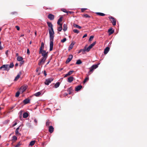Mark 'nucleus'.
<instances>
[{"label": "nucleus", "mask_w": 147, "mask_h": 147, "mask_svg": "<svg viewBox=\"0 0 147 147\" xmlns=\"http://www.w3.org/2000/svg\"><path fill=\"white\" fill-rule=\"evenodd\" d=\"M48 26L50 28L49 29L50 38V51L53 50V39L54 32L53 28V25L50 22H47Z\"/></svg>", "instance_id": "1"}, {"label": "nucleus", "mask_w": 147, "mask_h": 147, "mask_svg": "<svg viewBox=\"0 0 147 147\" xmlns=\"http://www.w3.org/2000/svg\"><path fill=\"white\" fill-rule=\"evenodd\" d=\"M100 64V63H99L97 64L93 65L91 67H90L89 68L90 70L88 72L87 75L88 76L91 74L93 72L94 70L97 68L98 67V65Z\"/></svg>", "instance_id": "2"}, {"label": "nucleus", "mask_w": 147, "mask_h": 147, "mask_svg": "<svg viewBox=\"0 0 147 147\" xmlns=\"http://www.w3.org/2000/svg\"><path fill=\"white\" fill-rule=\"evenodd\" d=\"M96 43V42H94L91 44L88 47L86 48V46L84 47L85 51L88 52L90 49L95 45Z\"/></svg>", "instance_id": "3"}, {"label": "nucleus", "mask_w": 147, "mask_h": 147, "mask_svg": "<svg viewBox=\"0 0 147 147\" xmlns=\"http://www.w3.org/2000/svg\"><path fill=\"white\" fill-rule=\"evenodd\" d=\"M40 54H41L42 56V57L47 58L48 57V52H47L45 50L39 51Z\"/></svg>", "instance_id": "4"}, {"label": "nucleus", "mask_w": 147, "mask_h": 147, "mask_svg": "<svg viewBox=\"0 0 147 147\" xmlns=\"http://www.w3.org/2000/svg\"><path fill=\"white\" fill-rule=\"evenodd\" d=\"M0 69L3 71H7L9 70V68L8 67L7 64L3 65L0 67Z\"/></svg>", "instance_id": "5"}, {"label": "nucleus", "mask_w": 147, "mask_h": 147, "mask_svg": "<svg viewBox=\"0 0 147 147\" xmlns=\"http://www.w3.org/2000/svg\"><path fill=\"white\" fill-rule=\"evenodd\" d=\"M109 18L110 19V20L112 22L113 25H115L116 24V20L112 16H109Z\"/></svg>", "instance_id": "6"}, {"label": "nucleus", "mask_w": 147, "mask_h": 147, "mask_svg": "<svg viewBox=\"0 0 147 147\" xmlns=\"http://www.w3.org/2000/svg\"><path fill=\"white\" fill-rule=\"evenodd\" d=\"M53 79L52 78H50L46 80L45 82V85H48L49 84L53 81Z\"/></svg>", "instance_id": "7"}, {"label": "nucleus", "mask_w": 147, "mask_h": 147, "mask_svg": "<svg viewBox=\"0 0 147 147\" xmlns=\"http://www.w3.org/2000/svg\"><path fill=\"white\" fill-rule=\"evenodd\" d=\"M27 86H22L19 89V91L22 93H23L26 90Z\"/></svg>", "instance_id": "8"}, {"label": "nucleus", "mask_w": 147, "mask_h": 147, "mask_svg": "<svg viewBox=\"0 0 147 147\" xmlns=\"http://www.w3.org/2000/svg\"><path fill=\"white\" fill-rule=\"evenodd\" d=\"M47 58H44V57H42L41 58V59L40 60V62H39V63H38V65H42V64H43L45 62V61L46 60V59Z\"/></svg>", "instance_id": "9"}, {"label": "nucleus", "mask_w": 147, "mask_h": 147, "mask_svg": "<svg viewBox=\"0 0 147 147\" xmlns=\"http://www.w3.org/2000/svg\"><path fill=\"white\" fill-rule=\"evenodd\" d=\"M73 57V56L72 55H69V57L67 59V60L66 61V63H68L72 59Z\"/></svg>", "instance_id": "10"}, {"label": "nucleus", "mask_w": 147, "mask_h": 147, "mask_svg": "<svg viewBox=\"0 0 147 147\" xmlns=\"http://www.w3.org/2000/svg\"><path fill=\"white\" fill-rule=\"evenodd\" d=\"M48 18L51 20H53L54 18V16L52 14H50L48 16Z\"/></svg>", "instance_id": "11"}, {"label": "nucleus", "mask_w": 147, "mask_h": 147, "mask_svg": "<svg viewBox=\"0 0 147 147\" xmlns=\"http://www.w3.org/2000/svg\"><path fill=\"white\" fill-rule=\"evenodd\" d=\"M49 131L51 133H52L54 131V128L52 126H50L49 127Z\"/></svg>", "instance_id": "12"}, {"label": "nucleus", "mask_w": 147, "mask_h": 147, "mask_svg": "<svg viewBox=\"0 0 147 147\" xmlns=\"http://www.w3.org/2000/svg\"><path fill=\"white\" fill-rule=\"evenodd\" d=\"M44 45L43 42H42L41 43V47L40 48L39 51H44L43 49H44Z\"/></svg>", "instance_id": "13"}, {"label": "nucleus", "mask_w": 147, "mask_h": 147, "mask_svg": "<svg viewBox=\"0 0 147 147\" xmlns=\"http://www.w3.org/2000/svg\"><path fill=\"white\" fill-rule=\"evenodd\" d=\"M82 86L81 85H79L77 86L75 89V90L76 91H78L82 88Z\"/></svg>", "instance_id": "14"}, {"label": "nucleus", "mask_w": 147, "mask_h": 147, "mask_svg": "<svg viewBox=\"0 0 147 147\" xmlns=\"http://www.w3.org/2000/svg\"><path fill=\"white\" fill-rule=\"evenodd\" d=\"M21 72H20L18 74V75L16 76L15 77L14 80L16 81L17 80L20 78L21 75Z\"/></svg>", "instance_id": "15"}, {"label": "nucleus", "mask_w": 147, "mask_h": 147, "mask_svg": "<svg viewBox=\"0 0 147 147\" xmlns=\"http://www.w3.org/2000/svg\"><path fill=\"white\" fill-rule=\"evenodd\" d=\"M30 100L28 98H26L23 101V103L25 104H27L30 102Z\"/></svg>", "instance_id": "16"}, {"label": "nucleus", "mask_w": 147, "mask_h": 147, "mask_svg": "<svg viewBox=\"0 0 147 147\" xmlns=\"http://www.w3.org/2000/svg\"><path fill=\"white\" fill-rule=\"evenodd\" d=\"M109 50V48L108 47H107L104 50V53L106 54L108 52Z\"/></svg>", "instance_id": "17"}, {"label": "nucleus", "mask_w": 147, "mask_h": 147, "mask_svg": "<svg viewBox=\"0 0 147 147\" xmlns=\"http://www.w3.org/2000/svg\"><path fill=\"white\" fill-rule=\"evenodd\" d=\"M74 72L73 71H70L67 74H65L64 76V77H66L67 76L71 74Z\"/></svg>", "instance_id": "18"}, {"label": "nucleus", "mask_w": 147, "mask_h": 147, "mask_svg": "<svg viewBox=\"0 0 147 147\" xmlns=\"http://www.w3.org/2000/svg\"><path fill=\"white\" fill-rule=\"evenodd\" d=\"M108 32H109V35H110L114 32V31L112 30V28H111L108 30Z\"/></svg>", "instance_id": "19"}, {"label": "nucleus", "mask_w": 147, "mask_h": 147, "mask_svg": "<svg viewBox=\"0 0 147 147\" xmlns=\"http://www.w3.org/2000/svg\"><path fill=\"white\" fill-rule=\"evenodd\" d=\"M74 79V78L72 76H71L68 78V82H72Z\"/></svg>", "instance_id": "20"}, {"label": "nucleus", "mask_w": 147, "mask_h": 147, "mask_svg": "<svg viewBox=\"0 0 147 147\" xmlns=\"http://www.w3.org/2000/svg\"><path fill=\"white\" fill-rule=\"evenodd\" d=\"M60 84V83L59 82H57L55 84L53 87H54L55 88H57L59 86Z\"/></svg>", "instance_id": "21"}, {"label": "nucleus", "mask_w": 147, "mask_h": 147, "mask_svg": "<svg viewBox=\"0 0 147 147\" xmlns=\"http://www.w3.org/2000/svg\"><path fill=\"white\" fill-rule=\"evenodd\" d=\"M59 26L58 27L57 30L58 31L60 32L61 31L62 27V24H60V25H59Z\"/></svg>", "instance_id": "22"}, {"label": "nucleus", "mask_w": 147, "mask_h": 147, "mask_svg": "<svg viewBox=\"0 0 147 147\" xmlns=\"http://www.w3.org/2000/svg\"><path fill=\"white\" fill-rule=\"evenodd\" d=\"M67 30V26L66 24H64L63 25V30L64 31H65Z\"/></svg>", "instance_id": "23"}, {"label": "nucleus", "mask_w": 147, "mask_h": 147, "mask_svg": "<svg viewBox=\"0 0 147 147\" xmlns=\"http://www.w3.org/2000/svg\"><path fill=\"white\" fill-rule=\"evenodd\" d=\"M74 43H73V42H72L70 45L69 46V48H68V50H71V49H72V48H73V46H74Z\"/></svg>", "instance_id": "24"}, {"label": "nucleus", "mask_w": 147, "mask_h": 147, "mask_svg": "<svg viewBox=\"0 0 147 147\" xmlns=\"http://www.w3.org/2000/svg\"><path fill=\"white\" fill-rule=\"evenodd\" d=\"M28 115V114L27 113H24L23 114V117L24 118H27Z\"/></svg>", "instance_id": "25"}, {"label": "nucleus", "mask_w": 147, "mask_h": 147, "mask_svg": "<svg viewBox=\"0 0 147 147\" xmlns=\"http://www.w3.org/2000/svg\"><path fill=\"white\" fill-rule=\"evenodd\" d=\"M85 49H84H84H81L78 52V53H80L81 52H82V53L83 54H84V53H85Z\"/></svg>", "instance_id": "26"}, {"label": "nucleus", "mask_w": 147, "mask_h": 147, "mask_svg": "<svg viewBox=\"0 0 147 147\" xmlns=\"http://www.w3.org/2000/svg\"><path fill=\"white\" fill-rule=\"evenodd\" d=\"M62 17H61L58 20L57 22V24H58V25H60V24H62L60 23V22H61L62 21Z\"/></svg>", "instance_id": "27"}, {"label": "nucleus", "mask_w": 147, "mask_h": 147, "mask_svg": "<svg viewBox=\"0 0 147 147\" xmlns=\"http://www.w3.org/2000/svg\"><path fill=\"white\" fill-rule=\"evenodd\" d=\"M67 91L68 93L69 94H71V92L72 91V89L71 88H68L67 90Z\"/></svg>", "instance_id": "28"}, {"label": "nucleus", "mask_w": 147, "mask_h": 147, "mask_svg": "<svg viewBox=\"0 0 147 147\" xmlns=\"http://www.w3.org/2000/svg\"><path fill=\"white\" fill-rule=\"evenodd\" d=\"M23 60V58L20 56H18L17 58V60L18 61H21Z\"/></svg>", "instance_id": "29"}, {"label": "nucleus", "mask_w": 147, "mask_h": 147, "mask_svg": "<svg viewBox=\"0 0 147 147\" xmlns=\"http://www.w3.org/2000/svg\"><path fill=\"white\" fill-rule=\"evenodd\" d=\"M8 65V67L9 68V69L10 68H12L13 67L14 65L13 63H11L9 65Z\"/></svg>", "instance_id": "30"}, {"label": "nucleus", "mask_w": 147, "mask_h": 147, "mask_svg": "<svg viewBox=\"0 0 147 147\" xmlns=\"http://www.w3.org/2000/svg\"><path fill=\"white\" fill-rule=\"evenodd\" d=\"M73 26L74 27H75L76 28H78L79 29H81L82 28V27L81 26H79V25L75 24H73Z\"/></svg>", "instance_id": "31"}, {"label": "nucleus", "mask_w": 147, "mask_h": 147, "mask_svg": "<svg viewBox=\"0 0 147 147\" xmlns=\"http://www.w3.org/2000/svg\"><path fill=\"white\" fill-rule=\"evenodd\" d=\"M82 63V62L80 59H78L77 60L76 64L77 65H80Z\"/></svg>", "instance_id": "32"}, {"label": "nucleus", "mask_w": 147, "mask_h": 147, "mask_svg": "<svg viewBox=\"0 0 147 147\" xmlns=\"http://www.w3.org/2000/svg\"><path fill=\"white\" fill-rule=\"evenodd\" d=\"M35 142V140L31 141L29 145L32 146L34 144Z\"/></svg>", "instance_id": "33"}, {"label": "nucleus", "mask_w": 147, "mask_h": 147, "mask_svg": "<svg viewBox=\"0 0 147 147\" xmlns=\"http://www.w3.org/2000/svg\"><path fill=\"white\" fill-rule=\"evenodd\" d=\"M96 13L97 15L101 16H104L105 15V14L104 13H102L97 12Z\"/></svg>", "instance_id": "34"}, {"label": "nucleus", "mask_w": 147, "mask_h": 147, "mask_svg": "<svg viewBox=\"0 0 147 147\" xmlns=\"http://www.w3.org/2000/svg\"><path fill=\"white\" fill-rule=\"evenodd\" d=\"M41 94V93L40 92H38L35 94H34V95L36 96H39Z\"/></svg>", "instance_id": "35"}, {"label": "nucleus", "mask_w": 147, "mask_h": 147, "mask_svg": "<svg viewBox=\"0 0 147 147\" xmlns=\"http://www.w3.org/2000/svg\"><path fill=\"white\" fill-rule=\"evenodd\" d=\"M20 91H18L16 94L15 96L16 97H18L19 96V95L20 94Z\"/></svg>", "instance_id": "36"}, {"label": "nucleus", "mask_w": 147, "mask_h": 147, "mask_svg": "<svg viewBox=\"0 0 147 147\" xmlns=\"http://www.w3.org/2000/svg\"><path fill=\"white\" fill-rule=\"evenodd\" d=\"M89 77H86L85 78V79L84 80V82H83L84 83H85L86 82L88 81L89 80Z\"/></svg>", "instance_id": "37"}, {"label": "nucleus", "mask_w": 147, "mask_h": 147, "mask_svg": "<svg viewBox=\"0 0 147 147\" xmlns=\"http://www.w3.org/2000/svg\"><path fill=\"white\" fill-rule=\"evenodd\" d=\"M12 139L13 140L16 141L17 139V137H16V136H13L12 137Z\"/></svg>", "instance_id": "38"}, {"label": "nucleus", "mask_w": 147, "mask_h": 147, "mask_svg": "<svg viewBox=\"0 0 147 147\" xmlns=\"http://www.w3.org/2000/svg\"><path fill=\"white\" fill-rule=\"evenodd\" d=\"M73 31L74 33H76L77 34H78L79 32V31L77 29H74Z\"/></svg>", "instance_id": "39"}, {"label": "nucleus", "mask_w": 147, "mask_h": 147, "mask_svg": "<svg viewBox=\"0 0 147 147\" xmlns=\"http://www.w3.org/2000/svg\"><path fill=\"white\" fill-rule=\"evenodd\" d=\"M15 133L17 136H18L20 135V133L17 130H16L15 131Z\"/></svg>", "instance_id": "40"}, {"label": "nucleus", "mask_w": 147, "mask_h": 147, "mask_svg": "<svg viewBox=\"0 0 147 147\" xmlns=\"http://www.w3.org/2000/svg\"><path fill=\"white\" fill-rule=\"evenodd\" d=\"M94 37V36H91L89 39V41H92V39Z\"/></svg>", "instance_id": "41"}, {"label": "nucleus", "mask_w": 147, "mask_h": 147, "mask_svg": "<svg viewBox=\"0 0 147 147\" xmlns=\"http://www.w3.org/2000/svg\"><path fill=\"white\" fill-rule=\"evenodd\" d=\"M21 143L20 142L15 146V147H19L20 145H21Z\"/></svg>", "instance_id": "42"}, {"label": "nucleus", "mask_w": 147, "mask_h": 147, "mask_svg": "<svg viewBox=\"0 0 147 147\" xmlns=\"http://www.w3.org/2000/svg\"><path fill=\"white\" fill-rule=\"evenodd\" d=\"M84 16L86 18H89L90 17V16L88 15L87 14H85L84 15Z\"/></svg>", "instance_id": "43"}, {"label": "nucleus", "mask_w": 147, "mask_h": 147, "mask_svg": "<svg viewBox=\"0 0 147 147\" xmlns=\"http://www.w3.org/2000/svg\"><path fill=\"white\" fill-rule=\"evenodd\" d=\"M66 40V38H64L61 40V42H64Z\"/></svg>", "instance_id": "44"}, {"label": "nucleus", "mask_w": 147, "mask_h": 147, "mask_svg": "<svg viewBox=\"0 0 147 147\" xmlns=\"http://www.w3.org/2000/svg\"><path fill=\"white\" fill-rule=\"evenodd\" d=\"M50 124V122L48 120L47 121L46 123V126H49Z\"/></svg>", "instance_id": "45"}, {"label": "nucleus", "mask_w": 147, "mask_h": 147, "mask_svg": "<svg viewBox=\"0 0 147 147\" xmlns=\"http://www.w3.org/2000/svg\"><path fill=\"white\" fill-rule=\"evenodd\" d=\"M62 11L64 12H65V13H67V12H67V10H66V9H61Z\"/></svg>", "instance_id": "46"}, {"label": "nucleus", "mask_w": 147, "mask_h": 147, "mask_svg": "<svg viewBox=\"0 0 147 147\" xmlns=\"http://www.w3.org/2000/svg\"><path fill=\"white\" fill-rule=\"evenodd\" d=\"M34 122L35 123L36 125H37V120L36 119H35L34 120Z\"/></svg>", "instance_id": "47"}, {"label": "nucleus", "mask_w": 147, "mask_h": 147, "mask_svg": "<svg viewBox=\"0 0 147 147\" xmlns=\"http://www.w3.org/2000/svg\"><path fill=\"white\" fill-rule=\"evenodd\" d=\"M1 42L0 41V50H1L3 49V48L1 46Z\"/></svg>", "instance_id": "48"}, {"label": "nucleus", "mask_w": 147, "mask_h": 147, "mask_svg": "<svg viewBox=\"0 0 147 147\" xmlns=\"http://www.w3.org/2000/svg\"><path fill=\"white\" fill-rule=\"evenodd\" d=\"M16 28L17 29V30H20V28L18 26H15Z\"/></svg>", "instance_id": "49"}, {"label": "nucleus", "mask_w": 147, "mask_h": 147, "mask_svg": "<svg viewBox=\"0 0 147 147\" xmlns=\"http://www.w3.org/2000/svg\"><path fill=\"white\" fill-rule=\"evenodd\" d=\"M27 53L28 55H29L30 54V51H29V49H27Z\"/></svg>", "instance_id": "50"}, {"label": "nucleus", "mask_w": 147, "mask_h": 147, "mask_svg": "<svg viewBox=\"0 0 147 147\" xmlns=\"http://www.w3.org/2000/svg\"><path fill=\"white\" fill-rule=\"evenodd\" d=\"M87 36V34H85L83 36V38H85Z\"/></svg>", "instance_id": "51"}, {"label": "nucleus", "mask_w": 147, "mask_h": 147, "mask_svg": "<svg viewBox=\"0 0 147 147\" xmlns=\"http://www.w3.org/2000/svg\"><path fill=\"white\" fill-rule=\"evenodd\" d=\"M86 8H82L81 9L82 11V12H83L84 10H86Z\"/></svg>", "instance_id": "52"}, {"label": "nucleus", "mask_w": 147, "mask_h": 147, "mask_svg": "<svg viewBox=\"0 0 147 147\" xmlns=\"http://www.w3.org/2000/svg\"><path fill=\"white\" fill-rule=\"evenodd\" d=\"M17 123H15L13 125V127H14V126H15V125H17Z\"/></svg>", "instance_id": "53"}, {"label": "nucleus", "mask_w": 147, "mask_h": 147, "mask_svg": "<svg viewBox=\"0 0 147 147\" xmlns=\"http://www.w3.org/2000/svg\"><path fill=\"white\" fill-rule=\"evenodd\" d=\"M24 62V61H21V62H20V64H22Z\"/></svg>", "instance_id": "54"}, {"label": "nucleus", "mask_w": 147, "mask_h": 147, "mask_svg": "<svg viewBox=\"0 0 147 147\" xmlns=\"http://www.w3.org/2000/svg\"><path fill=\"white\" fill-rule=\"evenodd\" d=\"M44 75H45L46 76V75H47V74L46 73V71H44Z\"/></svg>", "instance_id": "55"}, {"label": "nucleus", "mask_w": 147, "mask_h": 147, "mask_svg": "<svg viewBox=\"0 0 147 147\" xmlns=\"http://www.w3.org/2000/svg\"><path fill=\"white\" fill-rule=\"evenodd\" d=\"M18 65V63H16V64L15 66H17Z\"/></svg>", "instance_id": "56"}, {"label": "nucleus", "mask_w": 147, "mask_h": 147, "mask_svg": "<svg viewBox=\"0 0 147 147\" xmlns=\"http://www.w3.org/2000/svg\"><path fill=\"white\" fill-rule=\"evenodd\" d=\"M24 36V34H21V35H20V37H22V36Z\"/></svg>", "instance_id": "57"}, {"label": "nucleus", "mask_w": 147, "mask_h": 147, "mask_svg": "<svg viewBox=\"0 0 147 147\" xmlns=\"http://www.w3.org/2000/svg\"><path fill=\"white\" fill-rule=\"evenodd\" d=\"M8 52V51H7V50L6 51V52H5L6 54V55L7 54Z\"/></svg>", "instance_id": "58"}, {"label": "nucleus", "mask_w": 147, "mask_h": 147, "mask_svg": "<svg viewBox=\"0 0 147 147\" xmlns=\"http://www.w3.org/2000/svg\"><path fill=\"white\" fill-rule=\"evenodd\" d=\"M64 95H65L67 96V93H65V94H64Z\"/></svg>", "instance_id": "59"}, {"label": "nucleus", "mask_w": 147, "mask_h": 147, "mask_svg": "<svg viewBox=\"0 0 147 147\" xmlns=\"http://www.w3.org/2000/svg\"><path fill=\"white\" fill-rule=\"evenodd\" d=\"M35 36H36V31H35Z\"/></svg>", "instance_id": "60"}, {"label": "nucleus", "mask_w": 147, "mask_h": 147, "mask_svg": "<svg viewBox=\"0 0 147 147\" xmlns=\"http://www.w3.org/2000/svg\"><path fill=\"white\" fill-rule=\"evenodd\" d=\"M19 127H18V128H17L16 130H18V129H19Z\"/></svg>", "instance_id": "61"}, {"label": "nucleus", "mask_w": 147, "mask_h": 147, "mask_svg": "<svg viewBox=\"0 0 147 147\" xmlns=\"http://www.w3.org/2000/svg\"><path fill=\"white\" fill-rule=\"evenodd\" d=\"M16 56H18V53H17L16 54Z\"/></svg>", "instance_id": "62"}, {"label": "nucleus", "mask_w": 147, "mask_h": 147, "mask_svg": "<svg viewBox=\"0 0 147 147\" xmlns=\"http://www.w3.org/2000/svg\"><path fill=\"white\" fill-rule=\"evenodd\" d=\"M49 62H50V61H48V62L47 63V65L49 63Z\"/></svg>", "instance_id": "63"}, {"label": "nucleus", "mask_w": 147, "mask_h": 147, "mask_svg": "<svg viewBox=\"0 0 147 147\" xmlns=\"http://www.w3.org/2000/svg\"><path fill=\"white\" fill-rule=\"evenodd\" d=\"M31 41H30V44H31Z\"/></svg>", "instance_id": "64"}]
</instances>
